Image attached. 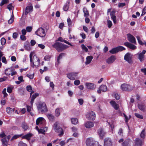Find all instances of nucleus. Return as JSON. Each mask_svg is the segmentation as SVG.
<instances>
[{
    "mask_svg": "<svg viewBox=\"0 0 146 146\" xmlns=\"http://www.w3.org/2000/svg\"><path fill=\"white\" fill-rule=\"evenodd\" d=\"M121 89L123 91L129 92L133 90L131 86L126 84H123L121 86Z\"/></svg>",
    "mask_w": 146,
    "mask_h": 146,
    "instance_id": "nucleus-8",
    "label": "nucleus"
},
{
    "mask_svg": "<svg viewBox=\"0 0 146 146\" xmlns=\"http://www.w3.org/2000/svg\"><path fill=\"white\" fill-rule=\"evenodd\" d=\"M52 47L56 49L58 52H61L68 48L69 46L60 42H56L52 45Z\"/></svg>",
    "mask_w": 146,
    "mask_h": 146,
    "instance_id": "nucleus-1",
    "label": "nucleus"
},
{
    "mask_svg": "<svg viewBox=\"0 0 146 146\" xmlns=\"http://www.w3.org/2000/svg\"><path fill=\"white\" fill-rule=\"evenodd\" d=\"M131 54L129 52L127 53L124 56V59L129 64H132L133 61L130 56Z\"/></svg>",
    "mask_w": 146,
    "mask_h": 146,
    "instance_id": "nucleus-11",
    "label": "nucleus"
},
{
    "mask_svg": "<svg viewBox=\"0 0 146 146\" xmlns=\"http://www.w3.org/2000/svg\"><path fill=\"white\" fill-rule=\"evenodd\" d=\"M107 90V88L106 86L104 85H102L100 86L99 90H97L98 93L101 94V91L105 92Z\"/></svg>",
    "mask_w": 146,
    "mask_h": 146,
    "instance_id": "nucleus-16",
    "label": "nucleus"
},
{
    "mask_svg": "<svg viewBox=\"0 0 146 146\" xmlns=\"http://www.w3.org/2000/svg\"><path fill=\"white\" fill-rule=\"evenodd\" d=\"M47 117L50 121H54V117L52 115L50 114H48L47 115Z\"/></svg>",
    "mask_w": 146,
    "mask_h": 146,
    "instance_id": "nucleus-35",
    "label": "nucleus"
},
{
    "mask_svg": "<svg viewBox=\"0 0 146 146\" xmlns=\"http://www.w3.org/2000/svg\"><path fill=\"white\" fill-rule=\"evenodd\" d=\"M71 121L73 124L76 125L78 123V120L76 118H72L71 119Z\"/></svg>",
    "mask_w": 146,
    "mask_h": 146,
    "instance_id": "nucleus-37",
    "label": "nucleus"
},
{
    "mask_svg": "<svg viewBox=\"0 0 146 146\" xmlns=\"http://www.w3.org/2000/svg\"><path fill=\"white\" fill-rule=\"evenodd\" d=\"M78 101L79 104L81 105H82L84 102V100L82 99H78Z\"/></svg>",
    "mask_w": 146,
    "mask_h": 146,
    "instance_id": "nucleus-63",
    "label": "nucleus"
},
{
    "mask_svg": "<svg viewBox=\"0 0 146 146\" xmlns=\"http://www.w3.org/2000/svg\"><path fill=\"white\" fill-rule=\"evenodd\" d=\"M114 97L117 100H119L120 98L119 95L117 93H115L114 94Z\"/></svg>",
    "mask_w": 146,
    "mask_h": 146,
    "instance_id": "nucleus-57",
    "label": "nucleus"
},
{
    "mask_svg": "<svg viewBox=\"0 0 146 146\" xmlns=\"http://www.w3.org/2000/svg\"><path fill=\"white\" fill-rule=\"evenodd\" d=\"M32 135H33L31 133H27V134L22 136V138L29 140L31 139V137L32 136Z\"/></svg>",
    "mask_w": 146,
    "mask_h": 146,
    "instance_id": "nucleus-30",
    "label": "nucleus"
},
{
    "mask_svg": "<svg viewBox=\"0 0 146 146\" xmlns=\"http://www.w3.org/2000/svg\"><path fill=\"white\" fill-rule=\"evenodd\" d=\"M2 93L3 94V97L4 98H5L7 97V96H8L6 92V88H4L2 92Z\"/></svg>",
    "mask_w": 146,
    "mask_h": 146,
    "instance_id": "nucleus-46",
    "label": "nucleus"
},
{
    "mask_svg": "<svg viewBox=\"0 0 146 146\" xmlns=\"http://www.w3.org/2000/svg\"><path fill=\"white\" fill-rule=\"evenodd\" d=\"M98 133L101 139H103L106 134V133L102 128H100L98 129Z\"/></svg>",
    "mask_w": 146,
    "mask_h": 146,
    "instance_id": "nucleus-14",
    "label": "nucleus"
},
{
    "mask_svg": "<svg viewBox=\"0 0 146 146\" xmlns=\"http://www.w3.org/2000/svg\"><path fill=\"white\" fill-rule=\"evenodd\" d=\"M35 33L37 35L41 37H44L46 34L44 29L42 27L39 28L35 32Z\"/></svg>",
    "mask_w": 146,
    "mask_h": 146,
    "instance_id": "nucleus-6",
    "label": "nucleus"
},
{
    "mask_svg": "<svg viewBox=\"0 0 146 146\" xmlns=\"http://www.w3.org/2000/svg\"><path fill=\"white\" fill-rule=\"evenodd\" d=\"M81 47L82 50L86 52H88V49L84 44H82L81 45Z\"/></svg>",
    "mask_w": 146,
    "mask_h": 146,
    "instance_id": "nucleus-41",
    "label": "nucleus"
},
{
    "mask_svg": "<svg viewBox=\"0 0 146 146\" xmlns=\"http://www.w3.org/2000/svg\"><path fill=\"white\" fill-rule=\"evenodd\" d=\"M24 48L27 50H30L31 49V47L30 46L29 42L26 41L24 43Z\"/></svg>",
    "mask_w": 146,
    "mask_h": 146,
    "instance_id": "nucleus-26",
    "label": "nucleus"
},
{
    "mask_svg": "<svg viewBox=\"0 0 146 146\" xmlns=\"http://www.w3.org/2000/svg\"><path fill=\"white\" fill-rule=\"evenodd\" d=\"M33 7L32 5L28 6L26 8L25 14L27 15L28 13L33 11Z\"/></svg>",
    "mask_w": 146,
    "mask_h": 146,
    "instance_id": "nucleus-25",
    "label": "nucleus"
},
{
    "mask_svg": "<svg viewBox=\"0 0 146 146\" xmlns=\"http://www.w3.org/2000/svg\"><path fill=\"white\" fill-rule=\"evenodd\" d=\"M13 88L10 86H8L7 87V92L9 93H11L12 92Z\"/></svg>",
    "mask_w": 146,
    "mask_h": 146,
    "instance_id": "nucleus-42",
    "label": "nucleus"
},
{
    "mask_svg": "<svg viewBox=\"0 0 146 146\" xmlns=\"http://www.w3.org/2000/svg\"><path fill=\"white\" fill-rule=\"evenodd\" d=\"M118 134L119 135L121 136H123V129L121 128H120L119 129L118 132Z\"/></svg>",
    "mask_w": 146,
    "mask_h": 146,
    "instance_id": "nucleus-53",
    "label": "nucleus"
},
{
    "mask_svg": "<svg viewBox=\"0 0 146 146\" xmlns=\"http://www.w3.org/2000/svg\"><path fill=\"white\" fill-rule=\"evenodd\" d=\"M125 50V48L123 46H119L117 47L112 48L109 51V52L112 54H114L119 51H122L123 50Z\"/></svg>",
    "mask_w": 146,
    "mask_h": 146,
    "instance_id": "nucleus-4",
    "label": "nucleus"
},
{
    "mask_svg": "<svg viewBox=\"0 0 146 146\" xmlns=\"http://www.w3.org/2000/svg\"><path fill=\"white\" fill-rule=\"evenodd\" d=\"M19 146H27L26 144L23 143L22 141L20 142L18 144Z\"/></svg>",
    "mask_w": 146,
    "mask_h": 146,
    "instance_id": "nucleus-62",
    "label": "nucleus"
},
{
    "mask_svg": "<svg viewBox=\"0 0 146 146\" xmlns=\"http://www.w3.org/2000/svg\"><path fill=\"white\" fill-rule=\"evenodd\" d=\"M1 141L2 143V145H5L7 143V141L6 139L5 138H3L1 139Z\"/></svg>",
    "mask_w": 146,
    "mask_h": 146,
    "instance_id": "nucleus-48",
    "label": "nucleus"
},
{
    "mask_svg": "<svg viewBox=\"0 0 146 146\" xmlns=\"http://www.w3.org/2000/svg\"><path fill=\"white\" fill-rule=\"evenodd\" d=\"M78 73L75 72H70L66 74L67 77L70 80H74L78 78Z\"/></svg>",
    "mask_w": 146,
    "mask_h": 146,
    "instance_id": "nucleus-7",
    "label": "nucleus"
},
{
    "mask_svg": "<svg viewBox=\"0 0 146 146\" xmlns=\"http://www.w3.org/2000/svg\"><path fill=\"white\" fill-rule=\"evenodd\" d=\"M21 135H15L11 139V141H12L13 140L17 139V138L21 137Z\"/></svg>",
    "mask_w": 146,
    "mask_h": 146,
    "instance_id": "nucleus-44",
    "label": "nucleus"
},
{
    "mask_svg": "<svg viewBox=\"0 0 146 146\" xmlns=\"http://www.w3.org/2000/svg\"><path fill=\"white\" fill-rule=\"evenodd\" d=\"M43 119V118L42 117H39L38 118L36 121V125H38L42 121Z\"/></svg>",
    "mask_w": 146,
    "mask_h": 146,
    "instance_id": "nucleus-36",
    "label": "nucleus"
},
{
    "mask_svg": "<svg viewBox=\"0 0 146 146\" xmlns=\"http://www.w3.org/2000/svg\"><path fill=\"white\" fill-rule=\"evenodd\" d=\"M125 5V3H119L118 4L119 7L122 8Z\"/></svg>",
    "mask_w": 146,
    "mask_h": 146,
    "instance_id": "nucleus-56",
    "label": "nucleus"
},
{
    "mask_svg": "<svg viewBox=\"0 0 146 146\" xmlns=\"http://www.w3.org/2000/svg\"><path fill=\"white\" fill-rule=\"evenodd\" d=\"M93 58V57L92 56H87L86 58V61L85 62V64L87 65L90 63Z\"/></svg>",
    "mask_w": 146,
    "mask_h": 146,
    "instance_id": "nucleus-28",
    "label": "nucleus"
},
{
    "mask_svg": "<svg viewBox=\"0 0 146 146\" xmlns=\"http://www.w3.org/2000/svg\"><path fill=\"white\" fill-rule=\"evenodd\" d=\"M37 108L38 110H40L42 113L46 112L47 111V109L45 103L44 102H40L37 104Z\"/></svg>",
    "mask_w": 146,
    "mask_h": 146,
    "instance_id": "nucleus-2",
    "label": "nucleus"
},
{
    "mask_svg": "<svg viewBox=\"0 0 146 146\" xmlns=\"http://www.w3.org/2000/svg\"><path fill=\"white\" fill-rule=\"evenodd\" d=\"M2 61L5 64H7V61L6 58L5 56L2 57Z\"/></svg>",
    "mask_w": 146,
    "mask_h": 146,
    "instance_id": "nucleus-61",
    "label": "nucleus"
},
{
    "mask_svg": "<svg viewBox=\"0 0 146 146\" xmlns=\"http://www.w3.org/2000/svg\"><path fill=\"white\" fill-rule=\"evenodd\" d=\"M22 128L24 130V131H26L28 128V126L27 124L25 122H23L22 124Z\"/></svg>",
    "mask_w": 146,
    "mask_h": 146,
    "instance_id": "nucleus-34",
    "label": "nucleus"
},
{
    "mask_svg": "<svg viewBox=\"0 0 146 146\" xmlns=\"http://www.w3.org/2000/svg\"><path fill=\"white\" fill-rule=\"evenodd\" d=\"M110 103L111 105L113 107L115 110H117L119 109V106L118 104L116 103L115 101L113 100H111L110 101Z\"/></svg>",
    "mask_w": 146,
    "mask_h": 146,
    "instance_id": "nucleus-20",
    "label": "nucleus"
},
{
    "mask_svg": "<svg viewBox=\"0 0 146 146\" xmlns=\"http://www.w3.org/2000/svg\"><path fill=\"white\" fill-rule=\"evenodd\" d=\"M14 16L13 13V11L11 18L8 21V23L9 24H11L13 23L14 21Z\"/></svg>",
    "mask_w": 146,
    "mask_h": 146,
    "instance_id": "nucleus-33",
    "label": "nucleus"
},
{
    "mask_svg": "<svg viewBox=\"0 0 146 146\" xmlns=\"http://www.w3.org/2000/svg\"><path fill=\"white\" fill-rule=\"evenodd\" d=\"M116 59V57L115 56L112 55L107 59L106 60V62L108 64L113 63Z\"/></svg>",
    "mask_w": 146,
    "mask_h": 146,
    "instance_id": "nucleus-18",
    "label": "nucleus"
},
{
    "mask_svg": "<svg viewBox=\"0 0 146 146\" xmlns=\"http://www.w3.org/2000/svg\"><path fill=\"white\" fill-rule=\"evenodd\" d=\"M51 56L48 55H46L44 57V59L45 61H49L50 60Z\"/></svg>",
    "mask_w": 146,
    "mask_h": 146,
    "instance_id": "nucleus-50",
    "label": "nucleus"
},
{
    "mask_svg": "<svg viewBox=\"0 0 146 146\" xmlns=\"http://www.w3.org/2000/svg\"><path fill=\"white\" fill-rule=\"evenodd\" d=\"M94 141L92 138L87 139L86 141V144L87 146H90L92 143L94 142Z\"/></svg>",
    "mask_w": 146,
    "mask_h": 146,
    "instance_id": "nucleus-22",
    "label": "nucleus"
},
{
    "mask_svg": "<svg viewBox=\"0 0 146 146\" xmlns=\"http://www.w3.org/2000/svg\"><path fill=\"white\" fill-rule=\"evenodd\" d=\"M32 29L33 28L32 27L28 26L26 27V30L27 32H31L32 31Z\"/></svg>",
    "mask_w": 146,
    "mask_h": 146,
    "instance_id": "nucleus-54",
    "label": "nucleus"
},
{
    "mask_svg": "<svg viewBox=\"0 0 146 146\" xmlns=\"http://www.w3.org/2000/svg\"><path fill=\"white\" fill-rule=\"evenodd\" d=\"M18 35V34L17 33L14 32L13 34V37L14 39H16L17 38V36Z\"/></svg>",
    "mask_w": 146,
    "mask_h": 146,
    "instance_id": "nucleus-60",
    "label": "nucleus"
},
{
    "mask_svg": "<svg viewBox=\"0 0 146 146\" xmlns=\"http://www.w3.org/2000/svg\"><path fill=\"white\" fill-rule=\"evenodd\" d=\"M38 96L39 94L37 93H34L32 95L31 98V100L30 102L31 103V104L32 106L33 105L35 99L36 98V97Z\"/></svg>",
    "mask_w": 146,
    "mask_h": 146,
    "instance_id": "nucleus-27",
    "label": "nucleus"
},
{
    "mask_svg": "<svg viewBox=\"0 0 146 146\" xmlns=\"http://www.w3.org/2000/svg\"><path fill=\"white\" fill-rule=\"evenodd\" d=\"M26 76L30 79H33L34 77V74H27Z\"/></svg>",
    "mask_w": 146,
    "mask_h": 146,
    "instance_id": "nucleus-52",
    "label": "nucleus"
},
{
    "mask_svg": "<svg viewBox=\"0 0 146 146\" xmlns=\"http://www.w3.org/2000/svg\"><path fill=\"white\" fill-rule=\"evenodd\" d=\"M135 115L137 117L140 119H142L143 118V117L142 115L139 114L137 113H135Z\"/></svg>",
    "mask_w": 146,
    "mask_h": 146,
    "instance_id": "nucleus-47",
    "label": "nucleus"
},
{
    "mask_svg": "<svg viewBox=\"0 0 146 146\" xmlns=\"http://www.w3.org/2000/svg\"><path fill=\"white\" fill-rule=\"evenodd\" d=\"M8 2L9 0H2V1L0 3V5L2 6L4 4L7 3Z\"/></svg>",
    "mask_w": 146,
    "mask_h": 146,
    "instance_id": "nucleus-43",
    "label": "nucleus"
},
{
    "mask_svg": "<svg viewBox=\"0 0 146 146\" xmlns=\"http://www.w3.org/2000/svg\"><path fill=\"white\" fill-rule=\"evenodd\" d=\"M146 52V50H143L142 52L140 53L138 56V59L141 62L143 61L144 60V54Z\"/></svg>",
    "mask_w": 146,
    "mask_h": 146,
    "instance_id": "nucleus-19",
    "label": "nucleus"
},
{
    "mask_svg": "<svg viewBox=\"0 0 146 146\" xmlns=\"http://www.w3.org/2000/svg\"><path fill=\"white\" fill-rule=\"evenodd\" d=\"M12 71V69L10 68H8L6 69L5 70V73L6 75L7 76H9L11 74Z\"/></svg>",
    "mask_w": 146,
    "mask_h": 146,
    "instance_id": "nucleus-32",
    "label": "nucleus"
},
{
    "mask_svg": "<svg viewBox=\"0 0 146 146\" xmlns=\"http://www.w3.org/2000/svg\"><path fill=\"white\" fill-rule=\"evenodd\" d=\"M145 129H143L141 131V134L140 137L144 139L145 137Z\"/></svg>",
    "mask_w": 146,
    "mask_h": 146,
    "instance_id": "nucleus-38",
    "label": "nucleus"
},
{
    "mask_svg": "<svg viewBox=\"0 0 146 146\" xmlns=\"http://www.w3.org/2000/svg\"><path fill=\"white\" fill-rule=\"evenodd\" d=\"M112 142L111 138H106L104 139V146H112Z\"/></svg>",
    "mask_w": 146,
    "mask_h": 146,
    "instance_id": "nucleus-10",
    "label": "nucleus"
},
{
    "mask_svg": "<svg viewBox=\"0 0 146 146\" xmlns=\"http://www.w3.org/2000/svg\"><path fill=\"white\" fill-rule=\"evenodd\" d=\"M86 117L89 120H93L95 119L96 117L95 113L93 111H90L86 115Z\"/></svg>",
    "mask_w": 146,
    "mask_h": 146,
    "instance_id": "nucleus-9",
    "label": "nucleus"
},
{
    "mask_svg": "<svg viewBox=\"0 0 146 146\" xmlns=\"http://www.w3.org/2000/svg\"><path fill=\"white\" fill-rule=\"evenodd\" d=\"M83 11L84 13V16L86 17H88L89 16V14L87 8L85 7L83 8Z\"/></svg>",
    "mask_w": 146,
    "mask_h": 146,
    "instance_id": "nucleus-29",
    "label": "nucleus"
},
{
    "mask_svg": "<svg viewBox=\"0 0 146 146\" xmlns=\"http://www.w3.org/2000/svg\"><path fill=\"white\" fill-rule=\"evenodd\" d=\"M86 88L90 90H94L96 88V86L93 83L87 82L85 84Z\"/></svg>",
    "mask_w": 146,
    "mask_h": 146,
    "instance_id": "nucleus-17",
    "label": "nucleus"
},
{
    "mask_svg": "<svg viewBox=\"0 0 146 146\" xmlns=\"http://www.w3.org/2000/svg\"><path fill=\"white\" fill-rule=\"evenodd\" d=\"M80 83V81L79 80H75L74 82V84L75 85L78 86L79 85Z\"/></svg>",
    "mask_w": 146,
    "mask_h": 146,
    "instance_id": "nucleus-59",
    "label": "nucleus"
},
{
    "mask_svg": "<svg viewBox=\"0 0 146 146\" xmlns=\"http://www.w3.org/2000/svg\"><path fill=\"white\" fill-rule=\"evenodd\" d=\"M55 115L56 117L59 116L60 115V109L59 108H57L55 110Z\"/></svg>",
    "mask_w": 146,
    "mask_h": 146,
    "instance_id": "nucleus-40",
    "label": "nucleus"
},
{
    "mask_svg": "<svg viewBox=\"0 0 146 146\" xmlns=\"http://www.w3.org/2000/svg\"><path fill=\"white\" fill-rule=\"evenodd\" d=\"M138 107L139 109L140 110L143 111L145 110L144 106L142 104H138Z\"/></svg>",
    "mask_w": 146,
    "mask_h": 146,
    "instance_id": "nucleus-39",
    "label": "nucleus"
},
{
    "mask_svg": "<svg viewBox=\"0 0 146 146\" xmlns=\"http://www.w3.org/2000/svg\"><path fill=\"white\" fill-rule=\"evenodd\" d=\"M1 45H3L6 43V40L3 37L1 38Z\"/></svg>",
    "mask_w": 146,
    "mask_h": 146,
    "instance_id": "nucleus-45",
    "label": "nucleus"
},
{
    "mask_svg": "<svg viewBox=\"0 0 146 146\" xmlns=\"http://www.w3.org/2000/svg\"><path fill=\"white\" fill-rule=\"evenodd\" d=\"M53 127L56 132L60 133L58 134L59 136L61 137L64 134V132L62 129L58 125V122H56L54 123Z\"/></svg>",
    "mask_w": 146,
    "mask_h": 146,
    "instance_id": "nucleus-3",
    "label": "nucleus"
},
{
    "mask_svg": "<svg viewBox=\"0 0 146 146\" xmlns=\"http://www.w3.org/2000/svg\"><path fill=\"white\" fill-rule=\"evenodd\" d=\"M133 143L132 141L129 139H127L125 140L124 142L122 143V146H131V145Z\"/></svg>",
    "mask_w": 146,
    "mask_h": 146,
    "instance_id": "nucleus-12",
    "label": "nucleus"
},
{
    "mask_svg": "<svg viewBox=\"0 0 146 146\" xmlns=\"http://www.w3.org/2000/svg\"><path fill=\"white\" fill-rule=\"evenodd\" d=\"M56 41H60L62 42H64V43L70 45V46H72L73 45H72L69 42L64 40L61 37H60L58 38L56 40Z\"/></svg>",
    "mask_w": 146,
    "mask_h": 146,
    "instance_id": "nucleus-24",
    "label": "nucleus"
},
{
    "mask_svg": "<svg viewBox=\"0 0 146 146\" xmlns=\"http://www.w3.org/2000/svg\"><path fill=\"white\" fill-rule=\"evenodd\" d=\"M90 146H98V143L97 142L94 141V142L92 143Z\"/></svg>",
    "mask_w": 146,
    "mask_h": 146,
    "instance_id": "nucleus-64",
    "label": "nucleus"
},
{
    "mask_svg": "<svg viewBox=\"0 0 146 146\" xmlns=\"http://www.w3.org/2000/svg\"><path fill=\"white\" fill-rule=\"evenodd\" d=\"M33 60H34L35 62L33 60L31 62L32 63V66L34 68V67L37 68L39 66L40 64V60L38 57L36 56H34L33 57Z\"/></svg>",
    "mask_w": 146,
    "mask_h": 146,
    "instance_id": "nucleus-5",
    "label": "nucleus"
},
{
    "mask_svg": "<svg viewBox=\"0 0 146 146\" xmlns=\"http://www.w3.org/2000/svg\"><path fill=\"white\" fill-rule=\"evenodd\" d=\"M128 40L132 43L135 44L136 41L135 38L133 36L130 34H128L127 35Z\"/></svg>",
    "mask_w": 146,
    "mask_h": 146,
    "instance_id": "nucleus-13",
    "label": "nucleus"
},
{
    "mask_svg": "<svg viewBox=\"0 0 146 146\" xmlns=\"http://www.w3.org/2000/svg\"><path fill=\"white\" fill-rule=\"evenodd\" d=\"M107 23L108 27L109 28L111 27L112 25V23L111 21L110 20H108V21Z\"/></svg>",
    "mask_w": 146,
    "mask_h": 146,
    "instance_id": "nucleus-55",
    "label": "nucleus"
},
{
    "mask_svg": "<svg viewBox=\"0 0 146 146\" xmlns=\"http://www.w3.org/2000/svg\"><path fill=\"white\" fill-rule=\"evenodd\" d=\"M27 90L29 92H31L33 91L32 87L30 86H28L26 87Z\"/></svg>",
    "mask_w": 146,
    "mask_h": 146,
    "instance_id": "nucleus-51",
    "label": "nucleus"
},
{
    "mask_svg": "<svg viewBox=\"0 0 146 146\" xmlns=\"http://www.w3.org/2000/svg\"><path fill=\"white\" fill-rule=\"evenodd\" d=\"M123 45L126 46L127 47L132 50H134L135 49L137 48V47L135 46L128 42H124Z\"/></svg>",
    "mask_w": 146,
    "mask_h": 146,
    "instance_id": "nucleus-15",
    "label": "nucleus"
},
{
    "mask_svg": "<svg viewBox=\"0 0 146 146\" xmlns=\"http://www.w3.org/2000/svg\"><path fill=\"white\" fill-rule=\"evenodd\" d=\"M142 143L143 141L141 139L138 138L135 139V146H142Z\"/></svg>",
    "mask_w": 146,
    "mask_h": 146,
    "instance_id": "nucleus-21",
    "label": "nucleus"
},
{
    "mask_svg": "<svg viewBox=\"0 0 146 146\" xmlns=\"http://www.w3.org/2000/svg\"><path fill=\"white\" fill-rule=\"evenodd\" d=\"M85 126L86 128H90L94 126V124L92 122L88 121L85 123Z\"/></svg>",
    "mask_w": 146,
    "mask_h": 146,
    "instance_id": "nucleus-23",
    "label": "nucleus"
},
{
    "mask_svg": "<svg viewBox=\"0 0 146 146\" xmlns=\"http://www.w3.org/2000/svg\"><path fill=\"white\" fill-rule=\"evenodd\" d=\"M69 4L70 1H68L64 4L63 7V9L64 11L68 10L69 7Z\"/></svg>",
    "mask_w": 146,
    "mask_h": 146,
    "instance_id": "nucleus-31",
    "label": "nucleus"
},
{
    "mask_svg": "<svg viewBox=\"0 0 146 146\" xmlns=\"http://www.w3.org/2000/svg\"><path fill=\"white\" fill-rule=\"evenodd\" d=\"M12 3L9 4L7 6V8L10 11L12 10Z\"/></svg>",
    "mask_w": 146,
    "mask_h": 146,
    "instance_id": "nucleus-58",
    "label": "nucleus"
},
{
    "mask_svg": "<svg viewBox=\"0 0 146 146\" xmlns=\"http://www.w3.org/2000/svg\"><path fill=\"white\" fill-rule=\"evenodd\" d=\"M67 22L68 26L70 27L72 24V23L71 19L69 17H68L67 19Z\"/></svg>",
    "mask_w": 146,
    "mask_h": 146,
    "instance_id": "nucleus-49",
    "label": "nucleus"
}]
</instances>
